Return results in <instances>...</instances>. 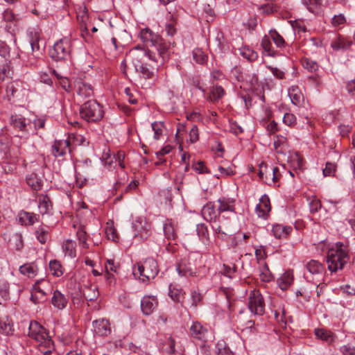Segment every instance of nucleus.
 <instances>
[{
  "label": "nucleus",
  "instance_id": "1",
  "mask_svg": "<svg viewBox=\"0 0 355 355\" xmlns=\"http://www.w3.org/2000/svg\"><path fill=\"white\" fill-rule=\"evenodd\" d=\"M349 261V250L347 245L338 242L329 248L327 254V263L329 271L336 272L341 270Z\"/></svg>",
  "mask_w": 355,
  "mask_h": 355
},
{
  "label": "nucleus",
  "instance_id": "2",
  "mask_svg": "<svg viewBox=\"0 0 355 355\" xmlns=\"http://www.w3.org/2000/svg\"><path fill=\"white\" fill-rule=\"evenodd\" d=\"M158 272L157 262L153 258H148L144 261L138 262L132 267L134 277L143 283L153 279Z\"/></svg>",
  "mask_w": 355,
  "mask_h": 355
},
{
  "label": "nucleus",
  "instance_id": "3",
  "mask_svg": "<svg viewBox=\"0 0 355 355\" xmlns=\"http://www.w3.org/2000/svg\"><path fill=\"white\" fill-rule=\"evenodd\" d=\"M232 216L225 214L220 215L211 225L215 238L221 241L227 240L232 232Z\"/></svg>",
  "mask_w": 355,
  "mask_h": 355
},
{
  "label": "nucleus",
  "instance_id": "4",
  "mask_svg": "<svg viewBox=\"0 0 355 355\" xmlns=\"http://www.w3.org/2000/svg\"><path fill=\"white\" fill-rule=\"evenodd\" d=\"M28 336L35 340L39 347H51L52 340L46 329L38 322L31 321L28 327Z\"/></svg>",
  "mask_w": 355,
  "mask_h": 355
},
{
  "label": "nucleus",
  "instance_id": "5",
  "mask_svg": "<svg viewBox=\"0 0 355 355\" xmlns=\"http://www.w3.org/2000/svg\"><path fill=\"white\" fill-rule=\"evenodd\" d=\"M53 292V286L46 278L37 280L32 286L31 291V300L34 304L42 302L45 297Z\"/></svg>",
  "mask_w": 355,
  "mask_h": 355
},
{
  "label": "nucleus",
  "instance_id": "6",
  "mask_svg": "<svg viewBox=\"0 0 355 355\" xmlns=\"http://www.w3.org/2000/svg\"><path fill=\"white\" fill-rule=\"evenodd\" d=\"M127 58L131 59L135 67L141 64H148V62H157L156 54L151 50L136 46L130 50Z\"/></svg>",
  "mask_w": 355,
  "mask_h": 355
},
{
  "label": "nucleus",
  "instance_id": "7",
  "mask_svg": "<svg viewBox=\"0 0 355 355\" xmlns=\"http://www.w3.org/2000/svg\"><path fill=\"white\" fill-rule=\"evenodd\" d=\"M80 115L87 121L96 122L103 117L104 111L96 101H88L81 107Z\"/></svg>",
  "mask_w": 355,
  "mask_h": 355
},
{
  "label": "nucleus",
  "instance_id": "8",
  "mask_svg": "<svg viewBox=\"0 0 355 355\" xmlns=\"http://www.w3.org/2000/svg\"><path fill=\"white\" fill-rule=\"evenodd\" d=\"M134 239L139 241L147 240L152 234V225L145 218H136L132 222Z\"/></svg>",
  "mask_w": 355,
  "mask_h": 355
},
{
  "label": "nucleus",
  "instance_id": "9",
  "mask_svg": "<svg viewBox=\"0 0 355 355\" xmlns=\"http://www.w3.org/2000/svg\"><path fill=\"white\" fill-rule=\"evenodd\" d=\"M71 51V40L69 37H63L57 41L50 54L52 58L55 60L67 59Z\"/></svg>",
  "mask_w": 355,
  "mask_h": 355
},
{
  "label": "nucleus",
  "instance_id": "10",
  "mask_svg": "<svg viewBox=\"0 0 355 355\" xmlns=\"http://www.w3.org/2000/svg\"><path fill=\"white\" fill-rule=\"evenodd\" d=\"M248 306L254 315H262L264 313L265 302L259 290L254 289L250 292Z\"/></svg>",
  "mask_w": 355,
  "mask_h": 355
},
{
  "label": "nucleus",
  "instance_id": "11",
  "mask_svg": "<svg viewBox=\"0 0 355 355\" xmlns=\"http://www.w3.org/2000/svg\"><path fill=\"white\" fill-rule=\"evenodd\" d=\"M236 198L228 196H223L217 200L218 211L222 215L223 213L227 212L230 215L236 214Z\"/></svg>",
  "mask_w": 355,
  "mask_h": 355
},
{
  "label": "nucleus",
  "instance_id": "12",
  "mask_svg": "<svg viewBox=\"0 0 355 355\" xmlns=\"http://www.w3.org/2000/svg\"><path fill=\"white\" fill-rule=\"evenodd\" d=\"M271 205L269 197L264 194L260 199L259 203L256 205L255 213L259 218L267 220L270 216Z\"/></svg>",
  "mask_w": 355,
  "mask_h": 355
},
{
  "label": "nucleus",
  "instance_id": "13",
  "mask_svg": "<svg viewBox=\"0 0 355 355\" xmlns=\"http://www.w3.org/2000/svg\"><path fill=\"white\" fill-rule=\"evenodd\" d=\"M158 305V300L155 295H145L141 300V309L146 315H151Z\"/></svg>",
  "mask_w": 355,
  "mask_h": 355
},
{
  "label": "nucleus",
  "instance_id": "14",
  "mask_svg": "<svg viewBox=\"0 0 355 355\" xmlns=\"http://www.w3.org/2000/svg\"><path fill=\"white\" fill-rule=\"evenodd\" d=\"M220 213L218 211V208H216L214 204L211 202H207L203 206L202 209V216L205 220L209 222L210 225L216 220L220 216Z\"/></svg>",
  "mask_w": 355,
  "mask_h": 355
},
{
  "label": "nucleus",
  "instance_id": "15",
  "mask_svg": "<svg viewBox=\"0 0 355 355\" xmlns=\"http://www.w3.org/2000/svg\"><path fill=\"white\" fill-rule=\"evenodd\" d=\"M71 146L68 138L55 141L52 146V153L55 157L62 156L67 153H71Z\"/></svg>",
  "mask_w": 355,
  "mask_h": 355
},
{
  "label": "nucleus",
  "instance_id": "16",
  "mask_svg": "<svg viewBox=\"0 0 355 355\" xmlns=\"http://www.w3.org/2000/svg\"><path fill=\"white\" fill-rule=\"evenodd\" d=\"M293 227L289 225H284L279 223L271 225L270 233L277 239H286L291 233Z\"/></svg>",
  "mask_w": 355,
  "mask_h": 355
},
{
  "label": "nucleus",
  "instance_id": "17",
  "mask_svg": "<svg viewBox=\"0 0 355 355\" xmlns=\"http://www.w3.org/2000/svg\"><path fill=\"white\" fill-rule=\"evenodd\" d=\"M93 327L95 334L100 336H107L112 332L110 321L107 319L94 320Z\"/></svg>",
  "mask_w": 355,
  "mask_h": 355
},
{
  "label": "nucleus",
  "instance_id": "18",
  "mask_svg": "<svg viewBox=\"0 0 355 355\" xmlns=\"http://www.w3.org/2000/svg\"><path fill=\"white\" fill-rule=\"evenodd\" d=\"M52 305L58 310H63L68 304L69 299L60 291L56 289L52 292L51 300Z\"/></svg>",
  "mask_w": 355,
  "mask_h": 355
},
{
  "label": "nucleus",
  "instance_id": "19",
  "mask_svg": "<svg viewBox=\"0 0 355 355\" xmlns=\"http://www.w3.org/2000/svg\"><path fill=\"white\" fill-rule=\"evenodd\" d=\"M74 88L77 94L82 97H90L93 94L92 87L81 78L75 80Z\"/></svg>",
  "mask_w": 355,
  "mask_h": 355
},
{
  "label": "nucleus",
  "instance_id": "20",
  "mask_svg": "<svg viewBox=\"0 0 355 355\" xmlns=\"http://www.w3.org/2000/svg\"><path fill=\"white\" fill-rule=\"evenodd\" d=\"M207 329L198 322H193L190 327V334L196 339L205 341L207 338Z\"/></svg>",
  "mask_w": 355,
  "mask_h": 355
},
{
  "label": "nucleus",
  "instance_id": "21",
  "mask_svg": "<svg viewBox=\"0 0 355 355\" xmlns=\"http://www.w3.org/2000/svg\"><path fill=\"white\" fill-rule=\"evenodd\" d=\"M288 95L294 105L300 107L304 102V95L297 85H292L288 89Z\"/></svg>",
  "mask_w": 355,
  "mask_h": 355
},
{
  "label": "nucleus",
  "instance_id": "22",
  "mask_svg": "<svg viewBox=\"0 0 355 355\" xmlns=\"http://www.w3.org/2000/svg\"><path fill=\"white\" fill-rule=\"evenodd\" d=\"M225 94V91L223 87L218 85H214L209 89V92L207 96V100L209 102L215 103L223 98Z\"/></svg>",
  "mask_w": 355,
  "mask_h": 355
},
{
  "label": "nucleus",
  "instance_id": "23",
  "mask_svg": "<svg viewBox=\"0 0 355 355\" xmlns=\"http://www.w3.org/2000/svg\"><path fill=\"white\" fill-rule=\"evenodd\" d=\"M18 217L19 223L22 225L25 226L33 225L40 220V216L38 214L25 211H21L19 212Z\"/></svg>",
  "mask_w": 355,
  "mask_h": 355
},
{
  "label": "nucleus",
  "instance_id": "24",
  "mask_svg": "<svg viewBox=\"0 0 355 355\" xmlns=\"http://www.w3.org/2000/svg\"><path fill=\"white\" fill-rule=\"evenodd\" d=\"M293 272L288 270L285 271L277 280V285L282 291L288 290L293 282Z\"/></svg>",
  "mask_w": 355,
  "mask_h": 355
},
{
  "label": "nucleus",
  "instance_id": "25",
  "mask_svg": "<svg viewBox=\"0 0 355 355\" xmlns=\"http://www.w3.org/2000/svg\"><path fill=\"white\" fill-rule=\"evenodd\" d=\"M141 40L146 44L155 46L159 40V37L149 28L141 29L139 34Z\"/></svg>",
  "mask_w": 355,
  "mask_h": 355
},
{
  "label": "nucleus",
  "instance_id": "26",
  "mask_svg": "<svg viewBox=\"0 0 355 355\" xmlns=\"http://www.w3.org/2000/svg\"><path fill=\"white\" fill-rule=\"evenodd\" d=\"M19 270L21 275L32 279L37 276L39 268L35 262H30L21 266Z\"/></svg>",
  "mask_w": 355,
  "mask_h": 355
},
{
  "label": "nucleus",
  "instance_id": "27",
  "mask_svg": "<svg viewBox=\"0 0 355 355\" xmlns=\"http://www.w3.org/2000/svg\"><path fill=\"white\" fill-rule=\"evenodd\" d=\"M164 236L168 240H175L176 234V225L172 219H166L164 224Z\"/></svg>",
  "mask_w": 355,
  "mask_h": 355
},
{
  "label": "nucleus",
  "instance_id": "28",
  "mask_svg": "<svg viewBox=\"0 0 355 355\" xmlns=\"http://www.w3.org/2000/svg\"><path fill=\"white\" fill-rule=\"evenodd\" d=\"M62 250L64 256L71 259L76 257V243L71 239H67L62 243Z\"/></svg>",
  "mask_w": 355,
  "mask_h": 355
},
{
  "label": "nucleus",
  "instance_id": "29",
  "mask_svg": "<svg viewBox=\"0 0 355 355\" xmlns=\"http://www.w3.org/2000/svg\"><path fill=\"white\" fill-rule=\"evenodd\" d=\"M185 293L176 284H170L168 295L175 302H181L184 298Z\"/></svg>",
  "mask_w": 355,
  "mask_h": 355
},
{
  "label": "nucleus",
  "instance_id": "30",
  "mask_svg": "<svg viewBox=\"0 0 355 355\" xmlns=\"http://www.w3.org/2000/svg\"><path fill=\"white\" fill-rule=\"evenodd\" d=\"M315 335L318 338L327 343H332L336 339V336L334 333L323 328L315 329Z\"/></svg>",
  "mask_w": 355,
  "mask_h": 355
},
{
  "label": "nucleus",
  "instance_id": "31",
  "mask_svg": "<svg viewBox=\"0 0 355 355\" xmlns=\"http://www.w3.org/2000/svg\"><path fill=\"white\" fill-rule=\"evenodd\" d=\"M288 162L293 170L301 169L303 166V158L298 152H291L288 157Z\"/></svg>",
  "mask_w": 355,
  "mask_h": 355
},
{
  "label": "nucleus",
  "instance_id": "32",
  "mask_svg": "<svg viewBox=\"0 0 355 355\" xmlns=\"http://www.w3.org/2000/svg\"><path fill=\"white\" fill-rule=\"evenodd\" d=\"M15 329L11 319L8 318L0 319V333L4 336L13 335Z\"/></svg>",
  "mask_w": 355,
  "mask_h": 355
},
{
  "label": "nucleus",
  "instance_id": "33",
  "mask_svg": "<svg viewBox=\"0 0 355 355\" xmlns=\"http://www.w3.org/2000/svg\"><path fill=\"white\" fill-rule=\"evenodd\" d=\"M196 232L200 241L205 245H209L210 243V237L207 226L203 223L196 225Z\"/></svg>",
  "mask_w": 355,
  "mask_h": 355
},
{
  "label": "nucleus",
  "instance_id": "34",
  "mask_svg": "<svg viewBox=\"0 0 355 355\" xmlns=\"http://www.w3.org/2000/svg\"><path fill=\"white\" fill-rule=\"evenodd\" d=\"M49 268L50 273L55 277L62 276L64 272V268L62 263L57 259H53L49 261Z\"/></svg>",
  "mask_w": 355,
  "mask_h": 355
},
{
  "label": "nucleus",
  "instance_id": "35",
  "mask_svg": "<svg viewBox=\"0 0 355 355\" xmlns=\"http://www.w3.org/2000/svg\"><path fill=\"white\" fill-rule=\"evenodd\" d=\"M26 181L27 184L34 191H37L42 189V180L35 173L28 175Z\"/></svg>",
  "mask_w": 355,
  "mask_h": 355
},
{
  "label": "nucleus",
  "instance_id": "36",
  "mask_svg": "<svg viewBox=\"0 0 355 355\" xmlns=\"http://www.w3.org/2000/svg\"><path fill=\"white\" fill-rule=\"evenodd\" d=\"M352 44V42L347 38L342 36H338L335 40H334L331 46L336 51L338 50H346L349 49Z\"/></svg>",
  "mask_w": 355,
  "mask_h": 355
},
{
  "label": "nucleus",
  "instance_id": "37",
  "mask_svg": "<svg viewBox=\"0 0 355 355\" xmlns=\"http://www.w3.org/2000/svg\"><path fill=\"white\" fill-rule=\"evenodd\" d=\"M38 208L42 214L50 213L52 209V204L50 199L46 195H41L39 196Z\"/></svg>",
  "mask_w": 355,
  "mask_h": 355
},
{
  "label": "nucleus",
  "instance_id": "38",
  "mask_svg": "<svg viewBox=\"0 0 355 355\" xmlns=\"http://www.w3.org/2000/svg\"><path fill=\"white\" fill-rule=\"evenodd\" d=\"M306 266L308 272L311 275H322L324 270V266L315 260H311Z\"/></svg>",
  "mask_w": 355,
  "mask_h": 355
},
{
  "label": "nucleus",
  "instance_id": "39",
  "mask_svg": "<svg viewBox=\"0 0 355 355\" xmlns=\"http://www.w3.org/2000/svg\"><path fill=\"white\" fill-rule=\"evenodd\" d=\"M274 146L279 153H284L288 148V139L283 135H277L274 140Z\"/></svg>",
  "mask_w": 355,
  "mask_h": 355
},
{
  "label": "nucleus",
  "instance_id": "40",
  "mask_svg": "<svg viewBox=\"0 0 355 355\" xmlns=\"http://www.w3.org/2000/svg\"><path fill=\"white\" fill-rule=\"evenodd\" d=\"M76 236L80 247L83 250H87L89 247V243H87L88 234H87L84 226L80 225L78 227Z\"/></svg>",
  "mask_w": 355,
  "mask_h": 355
},
{
  "label": "nucleus",
  "instance_id": "41",
  "mask_svg": "<svg viewBox=\"0 0 355 355\" xmlns=\"http://www.w3.org/2000/svg\"><path fill=\"white\" fill-rule=\"evenodd\" d=\"M67 138L71 148L76 146H87L89 144V141L85 137L78 133H71Z\"/></svg>",
  "mask_w": 355,
  "mask_h": 355
},
{
  "label": "nucleus",
  "instance_id": "42",
  "mask_svg": "<svg viewBox=\"0 0 355 355\" xmlns=\"http://www.w3.org/2000/svg\"><path fill=\"white\" fill-rule=\"evenodd\" d=\"M270 40L271 39L269 35H265L261 40V44L265 54L268 56L273 57L277 55V53L276 51L273 49Z\"/></svg>",
  "mask_w": 355,
  "mask_h": 355
},
{
  "label": "nucleus",
  "instance_id": "43",
  "mask_svg": "<svg viewBox=\"0 0 355 355\" xmlns=\"http://www.w3.org/2000/svg\"><path fill=\"white\" fill-rule=\"evenodd\" d=\"M268 35L277 48L282 49L285 47L286 42L284 37L276 30H270Z\"/></svg>",
  "mask_w": 355,
  "mask_h": 355
},
{
  "label": "nucleus",
  "instance_id": "44",
  "mask_svg": "<svg viewBox=\"0 0 355 355\" xmlns=\"http://www.w3.org/2000/svg\"><path fill=\"white\" fill-rule=\"evenodd\" d=\"M274 315L275 320L279 325L282 328H284L287 324V318L286 316L284 308L279 306L277 309L275 310Z\"/></svg>",
  "mask_w": 355,
  "mask_h": 355
},
{
  "label": "nucleus",
  "instance_id": "45",
  "mask_svg": "<svg viewBox=\"0 0 355 355\" xmlns=\"http://www.w3.org/2000/svg\"><path fill=\"white\" fill-rule=\"evenodd\" d=\"M21 87L20 81H13L8 84L6 87V95L8 98L11 96H17L19 89Z\"/></svg>",
  "mask_w": 355,
  "mask_h": 355
},
{
  "label": "nucleus",
  "instance_id": "46",
  "mask_svg": "<svg viewBox=\"0 0 355 355\" xmlns=\"http://www.w3.org/2000/svg\"><path fill=\"white\" fill-rule=\"evenodd\" d=\"M84 298L87 301L96 300L98 296V291L96 286H88L83 291Z\"/></svg>",
  "mask_w": 355,
  "mask_h": 355
},
{
  "label": "nucleus",
  "instance_id": "47",
  "mask_svg": "<svg viewBox=\"0 0 355 355\" xmlns=\"http://www.w3.org/2000/svg\"><path fill=\"white\" fill-rule=\"evenodd\" d=\"M11 123L14 128H18L19 130L26 131V119L20 115H14L11 117Z\"/></svg>",
  "mask_w": 355,
  "mask_h": 355
},
{
  "label": "nucleus",
  "instance_id": "48",
  "mask_svg": "<svg viewBox=\"0 0 355 355\" xmlns=\"http://www.w3.org/2000/svg\"><path fill=\"white\" fill-rule=\"evenodd\" d=\"M105 234L108 239H110L113 241L116 242L118 241L119 236L116 232V230L114 227V224L112 221H109L106 223L105 226Z\"/></svg>",
  "mask_w": 355,
  "mask_h": 355
},
{
  "label": "nucleus",
  "instance_id": "49",
  "mask_svg": "<svg viewBox=\"0 0 355 355\" xmlns=\"http://www.w3.org/2000/svg\"><path fill=\"white\" fill-rule=\"evenodd\" d=\"M302 1L310 12L316 13L322 5L324 0H302Z\"/></svg>",
  "mask_w": 355,
  "mask_h": 355
},
{
  "label": "nucleus",
  "instance_id": "50",
  "mask_svg": "<svg viewBox=\"0 0 355 355\" xmlns=\"http://www.w3.org/2000/svg\"><path fill=\"white\" fill-rule=\"evenodd\" d=\"M152 130L154 132L153 137L156 140H159L163 135L165 126L162 121H155L151 124Z\"/></svg>",
  "mask_w": 355,
  "mask_h": 355
},
{
  "label": "nucleus",
  "instance_id": "51",
  "mask_svg": "<svg viewBox=\"0 0 355 355\" xmlns=\"http://www.w3.org/2000/svg\"><path fill=\"white\" fill-rule=\"evenodd\" d=\"M185 132V126L184 124L178 123L177 126V132L175 139L179 144V150L183 152V138Z\"/></svg>",
  "mask_w": 355,
  "mask_h": 355
},
{
  "label": "nucleus",
  "instance_id": "52",
  "mask_svg": "<svg viewBox=\"0 0 355 355\" xmlns=\"http://www.w3.org/2000/svg\"><path fill=\"white\" fill-rule=\"evenodd\" d=\"M193 58L197 63L202 64L207 62V55L201 49L197 48L193 51Z\"/></svg>",
  "mask_w": 355,
  "mask_h": 355
},
{
  "label": "nucleus",
  "instance_id": "53",
  "mask_svg": "<svg viewBox=\"0 0 355 355\" xmlns=\"http://www.w3.org/2000/svg\"><path fill=\"white\" fill-rule=\"evenodd\" d=\"M281 173L278 167L272 166V177L265 176V182L268 185L275 184L279 180Z\"/></svg>",
  "mask_w": 355,
  "mask_h": 355
},
{
  "label": "nucleus",
  "instance_id": "54",
  "mask_svg": "<svg viewBox=\"0 0 355 355\" xmlns=\"http://www.w3.org/2000/svg\"><path fill=\"white\" fill-rule=\"evenodd\" d=\"M241 55L245 59L253 61L257 59V53L249 47L243 46L240 49Z\"/></svg>",
  "mask_w": 355,
  "mask_h": 355
},
{
  "label": "nucleus",
  "instance_id": "55",
  "mask_svg": "<svg viewBox=\"0 0 355 355\" xmlns=\"http://www.w3.org/2000/svg\"><path fill=\"white\" fill-rule=\"evenodd\" d=\"M272 177V166H268L264 163H261L259 166V176L260 179L265 182V176Z\"/></svg>",
  "mask_w": 355,
  "mask_h": 355
},
{
  "label": "nucleus",
  "instance_id": "56",
  "mask_svg": "<svg viewBox=\"0 0 355 355\" xmlns=\"http://www.w3.org/2000/svg\"><path fill=\"white\" fill-rule=\"evenodd\" d=\"M148 64H141L135 67L136 71L145 78H150L153 75V72L147 67Z\"/></svg>",
  "mask_w": 355,
  "mask_h": 355
},
{
  "label": "nucleus",
  "instance_id": "57",
  "mask_svg": "<svg viewBox=\"0 0 355 355\" xmlns=\"http://www.w3.org/2000/svg\"><path fill=\"white\" fill-rule=\"evenodd\" d=\"M259 11L264 15H270L277 12L279 10L277 6L273 3H266L260 6Z\"/></svg>",
  "mask_w": 355,
  "mask_h": 355
},
{
  "label": "nucleus",
  "instance_id": "58",
  "mask_svg": "<svg viewBox=\"0 0 355 355\" xmlns=\"http://www.w3.org/2000/svg\"><path fill=\"white\" fill-rule=\"evenodd\" d=\"M0 295L5 301L9 299V283L5 279L0 280Z\"/></svg>",
  "mask_w": 355,
  "mask_h": 355
},
{
  "label": "nucleus",
  "instance_id": "59",
  "mask_svg": "<svg viewBox=\"0 0 355 355\" xmlns=\"http://www.w3.org/2000/svg\"><path fill=\"white\" fill-rule=\"evenodd\" d=\"M159 42L160 40H158L156 45L154 46L158 51V55H156L157 62H159L158 59H159L160 58H162V60H164L168 50L167 45L165 44L160 43Z\"/></svg>",
  "mask_w": 355,
  "mask_h": 355
},
{
  "label": "nucleus",
  "instance_id": "60",
  "mask_svg": "<svg viewBox=\"0 0 355 355\" xmlns=\"http://www.w3.org/2000/svg\"><path fill=\"white\" fill-rule=\"evenodd\" d=\"M37 240L41 243H45L48 239V232L44 227H40L35 231Z\"/></svg>",
  "mask_w": 355,
  "mask_h": 355
},
{
  "label": "nucleus",
  "instance_id": "61",
  "mask_svg": "<svg viewBox=\"0 0 355 355\" xmlns=\"http://www.w3.org/2000/svg\"><path fill=\"white\" fill-rule=\"evenodd\" d=\"M304 68L309 71H315L318 68V64L316 62L308 58H304L302 61Z\"/></svg>",
  "mask_w": 355,
  "mask_h": 355
},
{
  "label": "nucleus",
  "instance_id": "62",
  "mask_svg": "<svg viewBox=\"0 0 355 355\" xmlns=\"http://www.w3.org/2000/svg\"><path fill=\"white\" fill-rule=\"evenodd\" d=\"M104 166L109 170H112L115 168L116 162L114 160V155L104 154L103 157Z\"/></svg>",
  "mask_w": 355,
  "mask_h": 355
},
{
  "label": "nucleus",
  "instance_id": "63",
  "mask_svg": "<svg viewBox=\"0 0 355 355\" xmlns=\"http://www.w3.org/2000/svg\"><path fill=\"white\" fill-rule=\"evenodd\" d=\"M162 349L168 354H171L175 352V340L168 338L166 342L163 344Z\"/></svg>",
  "mask_w": 355,
  "mask_h": 355
},
{
  "label": "nucleus",
  "instance_id": "64",
  "mask_svg": "<svg viewBox=\"0 0 355 355\" xmlns=\"http://www.w3.org/2000/svg\"><path fill=\"white\" fill-rule=\"evenodd\" d=\"M297 118L296 116L290 112H287L284 114L283 117V123L290 127H293L296 124Z\"/></svg>",
  "mask_w": 355,
  "mask_h": 355
}]
</instances>
